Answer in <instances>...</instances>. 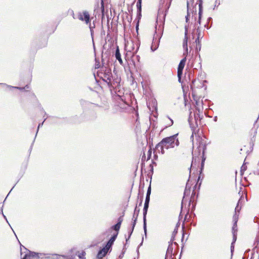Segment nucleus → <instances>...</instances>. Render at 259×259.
Masks as SVG:
<instances>
[{"instance_id": "obj_1", "label": "nucleus", "mask_w": 259, "mask_h": 259, "mask_svg": "<svg viewBox=\"0 0 259 259\" xmlns=\"http://www.w3.org/2000/svg\"><path fill=\"white\" fill-rule=\"evenodd\" d=\"M178 134L173 136L163 138L161 140V144H164L166 149L174 148L175 146L179 145V141L177 138Z\"/></svg>"}, {"instance_id": "obj_2", "label": "nucleus", "mask_w": 259, "mask_h": 259, "mask_svg": "<svg viewBox=\"0 0 259 259\" xmlns=\"http://www.w3.org/2000/svg\"><path fill=\"white\" fill-rule=\"evenodd\" d=\"M139 46L140 45L137 41L135 42L133 40H131L127 42L125 45V48L128 52L132 53V57H134L137 53Z\"/></svg>"}, {"instance_id": "obj_3", "label": "nucleus", "mask_w": 259, "mask_h": 259, "mask_svg": "<svg viewBox=\"0 0 259 259\" xmlns=\"http://www.w3.org/2000/svg\"><path fill=\"white\" fill-rule=\"evenodd\" d=\"M204 81L199 79H194L192 81V83L190 84V88L192 90V94L193 96H195L196 92V89L202 88L204 86Z\"/></svg>"}, {"instance_id": "obj_4", "label": "nucleus", "mask_w": 259, "mask_h": 259, "mask_svg": "<svg viewBox=\"0 0 259 259\" xmlns=\"http://www.w3.org/2000/svg\"><path fill=\"white\" fill-rule=\"evenodd\" d=\"M194 4V0H187V11L188 13L187 16H186V20L187 22L188 21V17L190 16V11H191V6L190 5H192V16L193 17L195 16V17L197 15L196 12H197V9H196V5L197 3H196L194 6H193Z\"/></svg>"}, {"instance_id": "obj_5", "label": "nucleus", "mask_w": 259, "mask_h": 259, "mask_svg": "<svg viewBox=\"0 0 259 259\" xmlns=\"http://www.w3.org/2000/svg\"><path fill=\"white\" fill-rule=\"evenodd\" d=\"M206 149V145L202 141V140L201 139V141L199 142V145L197 147V150H195L194 152H192L193 154V160L192 162V165L193 163V160L194 159V156L196 157L198 155H199L200 154V152L202 151V154H203L204 153V151Z\"/></svg>"}, {"instance_id": "obj_6", "label": "nucleus", "mask_w": 259, "mask_h": 259, "mask_svg": "<svg viewBox=\"0 0 259 259\" xmlns=\"http://www.w3.org/2000/svg\"><path fill=\"white\" fill-rule=\"evenodd\" d=\"M78 19L80 21H85L87 25L90 22V16L89 12L87 11H83L82 13H79Z\"/></svg>"}, {"instance_id": "obj_7", "label": "nucleus", "mask_w": 259, "mask_h": 259, "mask_svg": "<svg viewBox=\"0 0 259 259\" xmlns=\"http://www.w3.org/2000/svg\"><path fill=\"white\" fill-rule=\"evenodd\" d=\"M161 35H158V34H156V35L155 34L154 35L153 41H152V45L151 46V49L152 52L155 51V50H156L158 49V48L159 47L160 39L161 38Z\"/></svg>"}, {"instance_id": "obj_8", "label": "nucleus", "mask_w": 259, "mask_h": 259, "mask_svg": "<svg viewBox=\"0 0 259 259\" xmlns=\"http://www.w3.org/2000/svg\"><path fill=\"white\" fill-rule=\"evenodd\" d=\"M186 56H185L181 61H180L178 67V77L179 78V80L180 81V79L181 78V76L183 73V69L184 68L186 62Z\"/></svg>"}, {"instance_id": "obj_9", "label": "nucleus", "mask_w": 259, "mask_h": 259, "mask_svg": "<svg viewBox=\"0 0 259 259\" xmlns=\"http://www.w3.org/2000/svg\"><path fill=\"white\" fill-rule=\"evenodd\" d=\"M148 202H145L144 206L143 208V228L145 235H146L147 229H146V214L147 213L148 209L149 207Z\"/></svg>"}, {"instance_id": "obj_10", "label": "nucleus", "mask_w": 259, "mask_h": 259, "mask_svg": "<svg viewBox=\"0 0 259 259\" xmlns=\"http://www.w3.org/2000/svg\"><path fill=\"white\" fill-rule=\"evenodd\" d=\"M113 77L111 71L110 69H107L105 70V73L103 74V76L102 77L103 81L108 83L110 81V80Z\"/></svg>"}, {"instance_id": "obj_11", "label": "nucleus", "mask_w": 259, "mask_h": 259, "mask_svg": "<svg viewBox=\"0 0 259 259\" xmlns=\"http://www.w3.org/2000/svg\"><path fill=\"white\" fill-rule=\"evenodd\" d=\"M173 245H172V242H169V244L168 245L165 259H172V256L173 255Z\"/></svg>"}, {"instance_id": "obj_12", "label": "nucleus", "mask_w": 259, "mask_h": 259, "mask_svg": "<svg viewBox=\"0 0 259 259\" xmlns=\"http://www.w3.org/2000/svg\"><path fill=\"white\" fill-rule=\"evenodd\" d=\"M119 81L120 80L118 78H117L116 79H114L113 77L110 80V81L107 83L110 89L112 90V89H114L115 88L118 86L119 84Z\"/></svg>"}, {"instance_id": "obj_13", "label": "nucleus", "mask_w": 259, "mask_h": 259, "mask_svg": "<svg viewBox=\"0 0 259 259\" xmlns=\"http://www.w3.org/2000/svg\"><path fill=\"white\" fill-rule=\"evenodd\" d=\"M170 2L169 3V4L167 6V8L165 10L164 13L161 14V12L159 11L158 12V19H159L160 20H161L162 22H164L165 20V18L166 15V13L168 11V10L169 9L170 6Z\"/></svg>"}, {"instance_id": "obj_14", "label": "nucleus", "mask_w": 259, "mask_h": 259, "mask_svg": "<svg viewBox=\"0 0 259 259\" xmlns=\"http://www.w3.org/2000/svg\"><path fill=\"white\" fill-rule=\"evenodd\" d=\"M202 12H203V7L202 6L200 5H199V13H198V19L197 21V22L195 23V28H197V27L199 26H200L201 24V17L202 15Z\"/></svg>"}, {"instance_id": "obj_15", "label": "nucleus", "mask_w": 259, "mask_h": 259, "mask_svg": "<svg viewBox=\"0 0 259 259\" xmlns=\"http://www.w3.org/2000/svg\"><path fill=\"white\" fill-rule=\"evenodd\" d=\"M25 256L27 259H37L38 253L28 250Z\"/></svg>"}, {"instance_id": "obj_16", "label": "nucleus", "mask_w": 259, "mask_h": 259, "mask_svg": "<svg viewBox=\"0 0 259 259\" xmlns=\"http://www.w3.org/2000/svg\"><path fill=\"white\" fill-rule=\"evenodd\" d=\"M187 33H188V30L186 28V26L185 27V38L184 39L183 46L184 49L186 50V53H184V55H186V54H187L188 51V37H187Z\"/></svg>"}, {"instance_id": "obj_17", "label": "nucleus", "mask_w": 259, "mask_h": 259, "mask_svg": "<svg viewBox=\"0 0 259 259\" xmlns=\"http://www.w3.org/2000/svg\"><path fill=\"white\" fill-rule=\"evenodd\" d=\"M109 250V249L105 246L98 252L97 254V257L99 259L102 258L106 255Z\"/></svg>"}, {"instance_id": "obj_18", "label": "nucleus", "mask_w": 259, "mask_h": 259, "mask_svg": "<svg viewBox=\"0 0 259 259\" xmlns=\"http://www.w3.org/2000/svg\"><path fill=\"white\" fill-rule=\"evenodd\" d=\"M62 257L65 258V256L64 255H60L58 254H46L45 258L46 259H60V258Z\"/></svg>"}, {"instance_id": "obj_19", "label": "nucleus", "mask_w": 259, "mask_h": 259, "mask_svg": "<svg viewBox=\"0 0 259 259\" xmlns=\"http://www.w3.org/2000/svg\"><path fill=\"white\" fill-rule=\"evenodd\" d=\"M118 233H117L115 234H114L109 240V241L107 242L106 247L110 249L111 247L112 246V244H113L114 241L115 240L117 236Z\"/></svg>"}, {"instance_id": "obj_20", "label": "nucleus", "mask_w": 259, "mask_h": 259, "mask_svg": "<svg viewBox=\"0 0 259 259\" xmlns=\"http://www.w3.org/2000/svg\"><path fill=\"white\" fill-rule=\"evenodd\" d=\"M0 85H3V86H5L8 88H10V89H18V90H20L21 91H24L25 90V89H29V86L28 85H26L25 87H13V86H11V85H8L6 83H0Z\"/></svg>"}, {"instance_id": "obj_21", "label": "nucleus", "mask_w": 259, "mask_h": 259, "mask_svg": "<svg viewBox=\"0 0 259 259\" xmlns=\"http://www.w3.org/2000/svg\"><path fill=\"white\" fill-rule=\"evenodd\" d=\"M115 57L116 60H117L118 61L119 63L121 65H122L123 64V62H122V59L121 58V55H120V53L119 52V49L118 46L116 47L115 53Z\"/></svg>"}, {"instance_id": "obj_22", "label": "nucleus", "mask_w": 259, "mask_h": 259, "mask_svg": "<svg viewBox=\"0 0 259 259\" xmlns=\"http://www.w3.org/2000/svg\"><path fill=\"white\" fill-rule=\"evenodd\" d=\"M164 148H165V146H164V144H161V141L156 145L155 148L156 150L158 152H161L162 154L165 153Z\"/></svg>"}, {"instance_id": "obj_23", "label": "nucleus", "mask_w": 259, "mask_h": 259, "mask_svg": "<svg viewBox=\"0 0 259 259\" xmlns=\"http://www.w3.org/2000/svg\"><path fill=\"white\" fill-rule=\"evenodd\" d=\"M242 197H241V198L239 199V200L238 201V203L237 204V205L235 209V213H236L237 212H239L241 208V205H242Z\"/></svg>"}, {"instance_id": "obj_24", "label": "nucleus", "mask_w": 259, "mask_h": 259, "mask_svg": "<svg viewBox=\"0 0 259 259\" xmlns=\"http://www.w3.org/2000/svg\"><path fill=\"white\" fill-rule=\"evenodd\" d=\"M137 220V217H136L135 218H134V219L133 218V222L132 223V230L129 232V236H128V238L126 239V241H127V239H128L130 238V237L134 231V228H135Z\"/></svg>"}, {"instance_id": "obj_25", "label": "nucleus", "mask_w": 259, "mask_h": 259, "mask_svg": "<svg viewBox=\"0 0 259 259\" xmlns=\"http://www.w3.org/2000/svg\"><path fill=\"white\" fill-rule=\"evenodd\" d=\"M141 3L142 0H138L137 3V7L138 9V13L139 15H141Z\"/></svg>"}, {"instance_id": "obj_26", "label": "nucleus", "mask_w": 259, "mask_h": 259, "mask_svg": "<svg viewBox=\"0 0 259 259\" xmlns=\"http://www.w3.org/2000/svg\"><path fill=\"white\" fill-rule=\"evenodd\" d=\"M196 29V32L197 33V38L195 40V42H197V40H199L200 38L202 37V35L201 34L200 30L199 29V26H198Z\"/></svg>"}, {"instance_id": "obj_27", "label": "nucleus", "mask_w": 259, "mask_h": 259, "mask_svg": "<svg viewBox=\"0 0 259 259\" xmlns=\"http://www.w3.org/2000/svg\"><path fill=\"white\" fill-rule=\"evenodd\" d=\"M120 222H117L116 224H115V225H114L113 227H112V228L116 231H118L120 228Z\"/></svg>"}, {"instance_id": "obj_28", "label": "nucleus", "mask_w": 259, "mask_h": 259, "mask_svg": "<svg viewBox=\"0 0 259 259\" xmlns=\"http://www.w3.org/2000/svg\"><path fill=\"white\" fill-rule=\"evenodd\" d=\"M177 233H178V228H177V227H176L172 232V235L171 239L170 240V242L174 241V240L175 239V236L177 234Z\"/></svg>"}, {"instance_id": "obj_29", "label": "nucleus", "mask_w": 259, "mask_h": 259, "mask_svg": "<svg viewBox=\"0 0 259 259\" xmlns=\"http://www.w3.org/2000/svg\"><path fill=\"white\" fill-rule=\"evenodd\" d=\"M139 211H140V209H138L137 207L136 206L135 209V210H134V214H133V219L135 218L136 217H137V218H138Z\"/></svg>"}, {"instance_id": "obj_30", "label": "nucleus", "mask_w": 259, "mask_h": 259, "mask_svg": "<svg viewBox=\"0 0 259 259\" xmlns=\"http://www.w3.org/2000/svg\"><path fill=\"white\" fill-rule=\"evenodd\" d=\"M236 225H237V224H234L233 228H232V231H233V236H234L233 239H234V241H236V238L235 235V228L236 227Z\"/></svg>"}, {"instance_id": "obj_31", "label": "nucleus", "mask_w": 259, "mask_h": 259, "mask_svg": "<svg viewBox=\"0 0 259 259\" xmlns=\"http://www.w3.org/2000/svg\"><path fill=\"white\" fill-rule=\"evenodd\" d=\"M45 255H46L45 253H38L37 259L44 258H45Z\"/></svg>"}, {"instance_id": "obj_32", "label": "nucleus", "mask_w": 259, "mask_h": 259, "mask_svg": "<svg viewBox=\"0 0 259 259\" xmlns=\"http://www.w3.org/2000/svg\"><path fill=\"white\" fill-rule=\"evenodd\" d=\"M85 252H82L81 253L78 254V256L79 259H85L84 257Z\"/></svg>"}, {"instance_id": "obj_33", "label": "nucleus", "mask_w": 259, "mask_h": 259, "mask_svg": "<svg viewBox=\"0 0 259 259\" xmlns=\"http://www.w3.org/2000/svg\"><path fill=\"white\" fill-rule=\"evenodd\" d=\"M235 241H234V239H233V241L231 243V255L232 256L233 255V251H234V243L235 242Z\"/></svg>"}, {"instance_id": "obj_34", "label": "nucleus", "mask_w": 259, "mask_h": 259, "mask_svg": "<svg viewBox=\"0 0 259 259\" xmlns=\"http://www.w3.org/2000/svg\"><path fill=\"white\" fill-rule=\"evenodd\" d=\"M233 221L234 222V224H237V222L238 221V215H237V214L236 213L233 216Z\"/></svg>"}, {"instance_id": "obj_35", "label": "nucleus", "mask_w": 259, "mask_h": 259, "mask_svg": "<svg viewBox=\"0 0 259 259\" xmlns=\"http://www.w3.org/2000/svg\"><path fill=\"white\" fill-rule=\"evenodd\" d=\"M150 194H151V186H149L148 188L147 191L146 196H150Z\"/></svg>"}, {"instance_id": "obj_36", "label": "nucleus", "mask_w": 259, "mask_h": 259, "mask_svg": "<svg viewBox=\"0 0 259 259\" xmlns=\"http://www.w3.org/2000/svg\"><path fill=\"white\" fill-rule=\"evenodd\" d=\"M46 118H45V119H44V121H43L42 123H39V124H38V127H37V132H38V130H39V127H41V126L43 125V123H44V121L46 120ZM36 135H37V134H36ZM36 135H35V137H36Z\"/></svg>"}, {"instance_id": "obj_37", "label": "nucleus", "mask_w": 259, "mask_h": 259, "mask_svg": "<svg viewBox=\"0 0 259 259\" xmlns=\"http://www.w3.org/2000/svg\"><path fill=\"white\" fill-rule=\"evenodd\" d=\"M247 168V166L245 165V164H243L242 166H241V171H245L246 170Z\"/></svg>"}, {"instance_id": "obj_38", "label": "nucleus", "mask_w": 259, "mask_h": 259, "mask_svg": "<svg viewBox=\"0 0 259 259\" xmlns=\"http://www.w3.org/2000/svg\"><path fill=\"white\" fill-rule=\"evenodd\" d=\"M89 24L90 29H93L95 27V25L94 24H93V26L91 25V24L90 23H89Z\"/></svg>"}, {"instance_id": "obj_39", "label": "nucleus", "mask_w": 259, "mask_h": 259, "mask_svg": "<svg viewBox=\"0 0 259 259\" xmlns=\"http://www.w3.org/2000/svg\"><path fill=\"white\" fill-rule=\"evenodd\" d=\"M168 119H169V120L170 121V123H168V126H171L173 124L174 122H173V120L171 119H170L169 118H168Z\"/></svg>"}, {"instance_id": "obj_40", "label": "nucleus", "mask_w": 259, "mask_h": 259, "mask_svg": "<svg viewBox=\"0 0 259 259\" xmlns=\"http://www.w3.org/2000/svg\"><path fill=\"white\" fill-rule=\"evenodd\" d=\"M145 202L149 203V202H150V196H146V199H145Z\"/></svg>"}, {"instance_id": "obj_41", "label": "nucleus", "mask_w": 259, "mask_h": 259, "mask_svg": "<svg viewBox=\"0 0 259 259\" xmlns=\"http://www.w3.org/2000/svg\"><path fill=\"white\" fill-rule=\"evenodd\" d=\"M90 31H91V34L92 37L93 39L94 30H93V29H90Z\"/></svg>"}, {"instance_id": "obj_42", "label": "nucleus", "mask_w": 259, "mask_h": 259, "mask_svg": "<svg viewBox=\"0 0 259 259\" xmlns=\"http://www.w3.org/2000/svg\"><path fill=\"white\" fill-rule=\"evenodd\" d=\"M202 0H198V5H200L202 6Z\"/></svg>"}, {"instance_id": "obj_43", "label": "nucleus", "mask_w": 259, "mask_h": 259, "mask_svg": "<svg viewBox=\"0 0 259 259\" xmlns=\"http://www.w3.org/2000/svg\"><path fill=\"white\" fill-rule=\"evenodd\" d=\"M1 211H2V213L3 214V215L4 218L5 219V220L7 221V222H8V221H7L6 217L4 214V213L3 212V210H2Z\"/></svg>"}, {"instance_id": "obj_44", "label": "nucleus", "mask_w": 259, "mask_h": 259, "mask_svg": "<svg viewBox=\"0 0 259 259\" xmlns=\"http://www.w3.org/2000/svg\"><path fill=\"white\" fill-rule=\"evenodd\" d=\"M101 4H102V8L103 11H104V4H103V1H102Z\"/></svg>"}, {"instance_id": "obj_45", "label": "nucleus", "mask_w": 259, "mask_h": 259, "mask_svg": "<svg viewBox=\"0 0 259 259\" xmlns=\"http://www.w3.org/2000/svg\"><path fill=\"white\" fill-rule=\"evenodd\" d=\"M122 220L120 218L118 219V222H120V224H121V223H122Z\"/></svg>"}, {"instance_id": "obj_46", "label": "nucleus", "mask_w": 259, "mask_h": 259, "mask_svg": "<svg viewBox=\"0 0 259 259\" xmlns=\"http://www.w3.org/2000/svg\"><path fill=\"white\" fill-rule=\"evenodd\" d=\"M211 19H212V18H211V17H209V18H208V19H207V22H208V23L210 21H211Z\"/></svg>"}, {"instance_id": "obj_47", "label": "nucleus", "mask_w": 259, "mask_h": 259, "mask_svg": "<svg viewBox=\"0 0 259 259\" xmlns=\"http://www.w3.org/2000/svg\"><path fill=\"white\" fill-rule=\"evenodd\" d=\"M217 119H218V117H217V116H215V117H214V119H213L214 121H217Z\"/></svg>"}, {"instance_id": "obj_48", "label": "nucleus", "mask_w": 259, "mask_h": 259, "mask_svg": "<svg viewBox=\"0 0 259 259\" xmlns=\"http://www.w3.org/2000/svg\"><path fill=\"white\" fill-rule=\"evenodd\" d=\"M142 201H143V200L142 199H141V201H140V204H139V205H141L142 204Z\"/></svg>"}, {"instance_id": "obj_49", "label": "nucleus", "mask_w": 259, "mask_h": 259, "mask_svg": "<svg viewBox=\"0 0 259 259\" xmlns=\"http://www.w3.org/2000/svg\"><path fill=\"white\" fill-rule=\"evenodd\" d=\"M205 27H206V28H207V29H209V28H210V27H208V26H207V25H206V24H205Z\"/></svg>"}, {"instance_id": "obj_50", "label": "nucleus", "mask_w": 259, "mask_h": 259, "mask_svg": "<svg viewBox=\"0 0 259 259\" xmlns=\"http://www.w3.org/2000/svg\"><path fill=\"white\" fill-rule=\"evenodd\" d=\"M136 58L138 61H139L140 59V56H136Z\"/></svg>"}, {"instance_id": "obj_51", "label": "nucleus", "mask_w": 259, "mask_h": 259, "mask_svg": "<svg viewBox=\"0 0 259 259\" xmlns=\"http://www.w3.org/2000/svg\"><path fill=\"white\" fill-rule=\"evenodd\" d=\"M162 29H163V27L162 28ZM162 32H163V29H162L160 31V33L161 34H162Z\"/></svg>"}, {"instance_id": "obj_52", "label": "nucleus", "mask_w": 259, "mask_h": 259, "mask_svg": "<svg viewBox=\"0 0 259 259\" xmlns=\"http://www.w3.org/2000/svg\"><path fill=\"white\" fill-rule=\"evenodd\" d=\"M22 259H27L26 257L24 255V257Z\"/></svg>"}, {"instance_id": "obj_53", "label": "nucleus", "mask_w": 259, "mask_h": 259, "mask_svg": "<svg viewBox=\"0 0 259 259\" xmlns=\"http://www.w3.org/2000/svg\"><path fill=\"white\" fill-rule=\"evenodd\" d=\"M191 139H193V133L192 134V136H191Z\"/></svg>"}, {"instance_id": "obj_54", "label": "nucleus", "mask_w": 259, "mask_h": 259, "mask_svg": "<svg viewBox=\"0 0 259 259\" xmlns=\"http://www.w3.org/2000/svg\"><path fill=\"white\" fill-rule=\"evenodd\" d=\"M155 33H157V26H155Z\"/></svg>"}, {"instance_id": "obj_55", "label": "nucleus", "mask_w": 259, "mask_h": 259, "mask_svg": "<svg viewBox=\"0 0 259 259\" xmlns=\"http://www.w3.org/2000/svg\"><path fill=\"white\" fill-rule=\"evenodd\" d=\"M203 162H204V160L202 161V163H201V165H202V167L203 166Z\"/></svg>"}, {"instance_id": "obj_56", "label": "nucleus", "mask_w": 259, "mask_h": 259, "mask_svg": "<svg viewBox=\"0 0 259 259\" xmlns=\"http://www.w3.org/2000/svg\"><path fill=\"white\" fill-rule=\"evenodd\" d=\"M143 240V238H142V242L141 243V244H140V246H141V245L142 244Z\"/></svg>"}, {"instance_id": "obj_57", "label": "nucleus", "mask_w": 259, "mask_h": 259, "mask_svg": "<svg viewBox=\"0 0 259 259\" xmlns=\"http://www.w3.org/2000/svg\"><path fill=\"white\" fill-rule=\"evenodd\" d=\"M196 44H197V43H198V44H199V40H197V42H196Z\"/></svg>"}, {"instance_id": "obj_58", "label": "nucleus", "mask_w": 259, "mask_h": 259, "mask_svg": "<svg viewBox=\"0 0 259 259\" xmlns=\"http://www.w3.org/2000/svg\"><path fill=\"white\" fill-rule=\"evenodd\" d=\"M151 154V153H150V155H149V157H148V158H149H149H150Z\"/></svg>"}, {"instance_id": "obj_59", "label": "nucleus", "mask_w": 259, "mask_h": 259, "mask_svg": "<svg viewBox=\"0 0 259 259\" xmlns=\"http://www.w3.org/2000/svg\"><path fill=\"white\" fill-rule=\"evenodd\" d=\"M183 201H184V199H183L182 202V205L183 204Z\"/></svg>"}, {"instance_id": "obj_60", "label": "nucleus", "mask_w": 259, "mask_h": 259, "mask_svg": "<svg viewBox=\"0 0 259 259\" xmlns=\"http://www.w3.org/2000/svg\"><path fill=\"white\" fill-rule=\"evenodd\" d=\"M139 246L138 247V249H137V251H138V252H139Z\"/></svg>"}, {"instance_id": "obj_61", "label": "nucleus", "mask_w": 259, "mask_h": 259, "mask_svg": "<svg viewBox=\"0 0 259 259\" xmlns=\"http://www.w3.org/2000/svg\"><path fill=\"white\" fill-rule=\"evenodd\" d=\"M175 244L177 245V243L176 242H174Z\"/></svg>"}, {"instance_id": "obj_62", "label": "nucleus", "mask_w": 259, "mask_h": 259, "mask_svg": "<svg viewBox=\"0 0 259 259\" xmlns=\"http://www.w3.org/2000/svg\"><path fill=\"white\" fill-rule=\"evenodd\" d=\"M190 202H191V200H190V201L189 202V205L190 204Z\"/></svg>"}, {"instance_id": "obj_63", "label": "nucleus", "mask_w": 259, "mask_h": 259, "mask_svg": "<svg viewBox=\"0 0 259 259\" xmlns=\"http://www.w3.org/2000/svg\"><path fill=\"white\" fill-rule=\"evenodd\" d=\"M217 6V4H215V5H214V7H216Z\"/></svg>"}, {"instance_id": "obj_64", "label": "nucleus", "mask_w": 259, "mask_h": 259, "mask_svg": "<svg viewBox=\"0 0 259 259\" xmlns=\"http://www.w3.org/2000/svg\"><path fill=\"white\" fill-rule=\"evenodd\" d=\"M217 6V4H215V5H214V7H216Z\"/></svg>"}]
</instances>
